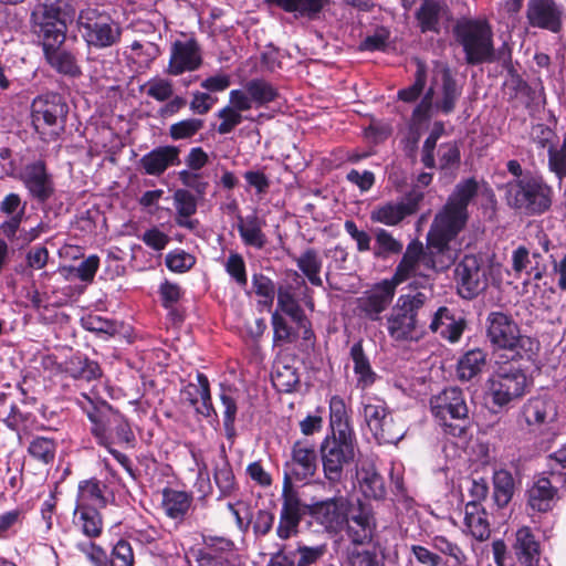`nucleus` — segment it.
Instances as JSON below:
<instances>
[{"mask_svg":"<svg viewBox=\"0 0 566 566\" xmlns=\"http://www.w3.org/2000/svg\"><path fill=\"white\" fill-rule=\"evenodd\" d=\"M480 191L488 197L493 192L485 185L469 178L458 184L443 209L437 213L428 233V251L419 241H411L390 279L398 286L413 277V287L429 291L431 294L429 271H444L458 258V251L451 247L452 240L464 228L468 220V205Z\"/></svg>","mask_w":566,"mask_h":566,"instance_id":"nucleus-1","label":"nucleus"},{"mask_svg":"<svg viewBox=\"0 0 566 566\" xmlns=\"http://www.w3.org/2000/svg\"><path fill=\"white\" fill-rule=\"evenodd\" d=\"M431 298L429 291H416L398 296L386 317L389 337L399 343L418 342L423 335L419 314Z\"/></svg>","mask_w":566,"mask_h":566,"instance_id":"nucleus-2","label":"nucleus"},{"mask_svg":"<svg viewBox=\"0 0 566 566\" xmlns=\"http://www.w3.org/2000/svg\"><path fill=\"white\" fill-rule=\"evenodd\" d=\"M430 411L446 436L461 438L467 434L471 420L464 394L449 387L430 398Z\"/></svg>","mask_w":566,"mask_h":566,"instance_id":"nucleus-3","label":"nucleus"},{"mask_svg":"<svg viewBox=\"0 0 566 566\" xmlns=\"http://www.w3.org/2000/svg\"><path fill=\"white\" fill-rule=\"evenodd\" d=\"M507 203L528 216L546 212L553 202V188L542 176L525 174L520 179L507 182Z\"/></svg>","mask_w":566,"mask_h":566,"instance_id":"nucleus-4","label":"nucleus"},{"mask_svg":"<svg viewBox=\"0 0 566 566\" xmlns=\"http://www.w3.org/2000/svg\"><path fill=\"white\" fill-rule=\"evenodd\" d=\"M461 94L450 70L441 63L433 69L431 85L422 97L421 102L412 112V120L420 124L432 115L437 109L444 114L453 111L457 99Z\"/></svg>","mask_w":566,"mask_h":566,"instance_id":"nucleus-5","label":"nucleus"},{"mask_svg":"<svg viewBox=\"0 0 566 566\" xmlns=\"http://www.w3.org/2000/svg\"><path fill=\"white\" fill-rule=\"evenodd\" d=\"M486 337L496 349L513 352L520 357H531L538 349V343L522 335L517 323L506 313L494 311L486 317Z\"/></svg>","mask_w":566,"mask_h":566,"instance_id":"nucleus-6","label":"nucleus"},{"mask_svg":"<svg viewBox=\"0 0 566 566\" xmlns=\"http://www.w3.org/2000/svg\"><path fill=\"white\" fill-rule=\"evenodd\" d=\"M516 423L520 430L541 444L551 443L558 433L557 408L546 397L530 398L520 409Z\"/></svg>","mask_w":566,"mask_h":566,"instance_id":"nucleus-7","label":"nucleus"},{"mask_svg":"<svg viewBox=\"0 0 566 566\" xmlns=\"http://www.w3.org/2000/svg\"><path fill=\"white\" fill-rule=\"evenodd\" d=\"M81 397L80 403L92 422L91 431L101 446L108 447L114 442L130 443L134 440L129 424L122 415L114 411L107 403L96 407L85 394Z\"/></svg>","mask_w":566,"mask_h":566,"instance_id":"nucleus-8","label":"nucleus"},{"mask_svg":"<svg viewBox=\"0 0 566 566\" xmlns=\"http://www.w3.org/2000/svg\"><path fill=\"white\" fill-rule=\"evenodd\" d=\"M357 442L355 433L337 432L327 434L319 446L324 478L329 485L340 483L346 468L355 460Z\"/></svg>","mask_w":566,"mask_h":566,"instance_id":"nucleus-9","label":"nucleus"},{"mask_svg":"<svg viewBox=\"0 0 566 566\" xmlns=\"http://www.w3.org/2000/svg\"><path fill=\"white\" fill-rule=\"evenodd\" d=\"M528 387L526 374L518 367L506 364L499 366L486 381L485 397L497 412L525 395Z\"/></svg>","mask_w":566,"mask_h":566,"instance_id":"nucleus-10","label":"nucleus"},{"mask_svg":"<svg viewBox=\"0 0 566 566\" xmlns=\"http://www.w3.org/2000/svg\"><path fill=\"white\" fill-rule=\"evenodd\" d=\"M454 32L469 64L494 61L493 32L486 21H462L457 24Z\"/></svg>","mask_w":566,"mask_h":566,"instance_id":"nucleus-11","label":"nucleus"},{"mask_svg":"<svg viewBox=\"0 0 566 566\" xmlns=\"http://www.w3.org/2000/svg\"><path fill=\"white\" fill-rule=\"evenodd\" d=\"M67 112L69 107L59 94L40 95L31 104L32 125L42 139H55L64 129Z\"/></svg>","mask_w":566,"mask_h":566,"instance_id":"nucleus-12","label":"nucleus"},{"mask_svg":"<svg viewBox=\"0 0 566 566\" xmlns=\"http://www.w3.org/2000/svg\"><path fill=\"white\" fill-rule=\"evenodd\" d=\"M82 36L88 46L106 49L120 41L122 28L108 13L86 9L78 15Z\"/></svg>","mask_w":566,"mask_h":566,"instance_id":"nucleus-13","label":"nucleus"},{"mask_svg":"<svg viewBox=\"0 0 566 566\" xmlns=\"http://www.w3.org/2000/svg\"><path fill=\"white\" fill-rule=\"evenodd\" d=\"M363 416L374 438L379 443H397L405 434L402 426H397L385 400L367 396L363 400Z\"/></svg>","mask_w":566,"mask_h":566,"instance_id":"nucleus-14","label":"nucleus"},{"mask_svg":"<svg viewBox=\"0 0 566 566\" xmlns=\"http://www.w3.org/2000/svg\"><path fill=\"white\" fill-rule=\"evenodd\" d=\"M31 22L34 33L41 39L43 50L64 43L67 28L59 7L38 4L32 11Z\"/></svg>","mask_w":566,"mask_h":566,"instance_id":"nucleus-15","label":"nucleus"},{"mask_svg":"<svg viewBox=\"0 0 566 566\" xmlns=\"http://www.w3.org/2000/svg\"><path fill=\"white\" fill-rule=\"evenodd\" d=\"M317 469V453L315 444L308 440H297L291 448V457L284 464L283 488L290 491L293 482H305L314 476Z\"/></svg>","mask_w":566,"mask_h":566,"instance_id":"nucleus-16","label":"nucleus"},{"mask_svg":"<svg viewBox=\"0 0 566 566\" xmlns=\"http://www.w3.org/2000/svg\"><path fill=\"white\" fill-rule=\"evenodd\" d=\"M489 272L490 268L482 258L465 255L454 271L459 294L467 300L479 295L488 287Z\"/></svg>","mask_w":566,"mask_h":566,"instance_id":"nucleus-17","label":"nucleus"},{"mask_svg":"<svg viewBox=\"0 0 566 566\" xmlns=\"http://www.w3.org/2000/svg\"><path fill=\"white\" fill-rule=\"evenodd\" d=\"M344 525H346V534L354 545L369 543L376 530L371 509L359 501L356 505H349Z\"/></svg>","mask_w":566,"mask_h":566,"instance_id":"nucleus-18","label":"nucleus"},{"mask_svg":"<svg viewBox=\"0 0 566 566\" xmlns=\"http://www.w3.org/2000/svg\"><path fill=\"white\" fill-rule=\"evenodd\" d=\"M526 19L532 28L558 33L563 25L564 9L555 0H530L526 6Z\"/></svg>","mask_w":566,"mask_h":566,"instance_id":"nucleus-19","label":"nucleus"},{"mask_svg":"<svg viewBox=\"0 0 566 566\" xmlns=\"http://www.w3.org/2000/svg\"><path fill=\"white\" fill-rule=\"evenodd\" d=\"M396 289L397 285L390 279L375 284L357 298V308L367 318L378 321L380 314L391 304Z\"/></svg>","mask_w":566,"mask_h":566,"instance_id":"nucleus-20","label":"nucleus"},{"mask_svg":"<svg viewBox=\"0 0 566 566\" xmlns=\"http://www.w3.org/2000/svg\"><path fill=\"white\" fill-rule=\"evenodd\" d=\"M305 514V505L296 491L287 488L282 490V507L280 511L276 535L281 539H289L298 533L301 521Z\"/></svg>","mask_w":566,"mask_h":566,"instance_id":"nucleus-21","label":"nucleus"},{"mask_svg":"<svg viewBox=\"0 0 566 566\" xmlns=\"http://www.w3.org/2000/svg\"><path fill=\"white\" fill-rule=\"evenodd\" d=\"M422 199L423 193L413 189L401 201L387 202L374 208L370 220L386 226H396L407 216L415 213Z\"/></svg>","mask_w":566,"mask_h":566,"instance_id":"nucleus-22","label":"nucleus"},{"mask_svg":"<svg viewBox=\"0 0 566 566\" xmlns=\"http://www.w3.org/2000/svg\"><path fill=\"white\" fill-rule=\"evenodd\" d=\"M202 64L201 49L198 42L190 38L175 41L170 49L167 73L174 76L198 70Z\"/></svg>","mask_w":566,"mask_h":566,"instance_id":"nucleus-23","label":"nucleus"},{"mask_svg":"<svg viewBox=\"0 0 566 566\" xmlns=\"http://www.w3.org/2000/svg\"><path fill=\"white\" fill-rule=\"evenodd\" d=\"M348 509V501L339 496L313 505L312 515L327 531L337 532L345 524Z\"/></svg>","mask_w":566,"mask_h":566,"instance_id":"nucleus-24","label":"nucleus"},{"mask_svg":"<svg viewBox=\"0 0 566 566\" xmlns=\"http://www.w3.org/2000/svg\"><path fill=\"white\" fill-rule=\"evenodd\" d=\"M21 179L30 195L41 202L46 201L54 192L52 178L41 160L27 165Z\"/></svg>","mask_w":566,"mask_h":566,"instance_id":"nucleus-25","label":"nucleus"},{"mask_svg":"<svg viewBox=\"0 0 566 566\" xmlns=\"http://www.w3.org/2000/svg\"><path fill=\"white\" fill-rule=\"evenodd\" d=\"M180 148L174 145L158 146L145 154L139 166L146 175L160 176L168 168L180 165Z\"/></svg>","mask_w":566,"mask_h":566,"instance_id":"nucleus-26","label":"nucleus"},{"mask_svg":"<svg viewBox=\"0 0 566 566\" xmlns=\"http://www.w3.org/2000/svg\"><path fill=\"white\" fill-rule=\"evenodd\" d=\"M197 382H189L181 390V399L187 401L198 415L206 418L216 415L211 401L209 380L206 375L198 373Z\"/></svg>","mask_w":566,"mask_h":566,"instance_id":"nucleus-27","label":"nucleus"},{"mask_svg":"<svg viewBox=\"0 0 566 566\" xmlns=\"http://www.w3.org/2000/svg\"><path fill=\"white\" fill-rule=\"evenodd\" d=\"M560 476L552 473V479L547 476H538L533 485L528 489V505L533 511L547 512L552 510L557 494L555 483Z\"/></svg>","mask_w":566,"mask_h":566,"instance_id":"nucleus-28","label":"nucleus"},{"mask_svg":"<svg viewBox=\"0 0 566 566\" xmlns=\"http://www.w3.org/2000/svg\"><path fill=\"white\" fill-rule=\"evenodd\" d=\"M513 549L521 565L538 566L541 558L539 543L530 527L522 526L516 531Z\"/></svg>","mask_w":566,"mask_h":566,"instance_id":"nucleus-29","label":"nucleus"},{"mask_svg":"<svg viewBox=\"0 0 566 566\" xmlns=\"http://www.w3.org/2000/svg\"><path fill=\"white\" fill-rule=\"evenodd\" d=\"M356 479L359 490L367 499L380 500L386 494L384 480L376 471L374 464L361 463L356 469Z\"/></svg>","mask_w":566,"mask_h":566,"instance_id":"nucleus-30","label":"nucleus"},{"mask_svg":"<svg viewBox=\"0 0 566 566\" xmlns=\"http://www.w3.org/2000/svg\"><path fill=\"white\" fill-rule=\"evenodd\" d=\"M265 221L260 219L256 214H249L247 217H239L238 231L244 245L258 250L263 249L268 239L263 232Z\"/></svg>","mask_w":566,"mask_h":566,"instance_id":"nucleus-31","label":"nucleus"},{"mask_svg":"<svg viewBox=\"0 0 566 566\" xmlns=\"http://www.w3.org/2000/svg\"><path fill=\"white\" fill-rule=\"evenodd\" d=\"M464 526L478 541H485L491 534L488 515L481 503L470 501L464 507Z\"/></svg>","mask_w":566,"mask_h":566,"instance_id":"nucleus-32","label":"nucleus"},{"mask_svg":"<svg viewBox=\"0 0 566 566\" xmlns=\"http://www.w3.org/2000/svg\"><path fill=\"white\" fill-rule=\"evenodd\" d=\"M106 485L96 479L81 481L77 488L76 507L102 509L107 504Z\"/></svg>","mask_w":566,"mask_h":566,"instance_id":"nucleus-33","label":"nucleus"},{"mask_svg":"<svg viewBox=\"0 0 566 566\" xmlns=\"http://www.w3.org/2000/svg\"><path fill=\"white\" fill-rule=\"evenodd\" d=\"M43 53L49 65L57 73L72 77L81 75L82 71L75 55L61 45L48 48Z\"/></svg>","mask_w":566,"mask_h":566,"instance_id":"nucleus-34","label":"nucleus"},{"mask_svg":"<svg viewBox=\"0 0 566 566\" xmlns=\"http://www.w3.org/2000/svg\"><path fill=\"white\" fill-rule=\"evenodd\" d=\"M446 14V7L437 0H423L416 11V19L422 33L440 31V23Z\"/></svg>","mask_w":566,"mask_h":566,"instance_id":"nucleus-35","label":"nucleus"},{"mask_svg":"<svg viewBox=\"0 0 566 566\" xmlns=\"http://www.w3.org/2000/svg\"><path fill=\"white\" fill-rule=\"evenodd\" d=\"M285 12L293 13L295 18L315 19L318 17L328 0H265Z\"/></svg>","mask_w":566,"mask_h":566,"instance_id":"nucleus-36","label":"nucleus"},{"mask_svg":"<svg viewBox=\"0 0 566 566\" xmlns=\"http://www.w3.org/2000/svg\"><path fill=\"white\" fill-rule=\"evenodd\" d=\"M350 357L354 363V373L356 376V387L365 390L371 387L377 375L373 370L368 357L365 355L361 343H355L350 348Z\"/></svg>","mask_w":566,"mask_h":566,"instance_id":"nucleus-37","label":"nucleus"},{"mask_svg":"<svg viewBox=\"0 0 566 566\" xmlns=\"http://www.w3.org/2000/svg\"><path fill=\"white\" fill-rule=\"evenodd\" d=\"M277 310L289 315L300 328H304V338H307L306 334L308 333V321L306 319L304 312L298 304V301L295 298L291 285H284L277 289Z\"/></svg>","mask_w":566,"mask_h":566,"instance_id":"nucleus-38","label":"nucleus"},{"mask_svg":"<svg viewBox=\"0 0 566 566\" xmlns=\"http://www.w3.org/2000/svg\"><path fill=\"white\" fill-rule=\"evenodd\" d=\"M174 206L176 208V223L186 229H195L197 222L190 217L197 211V200L195 196L185 189H177L174 193Z\"/></svg>","mask_w":566,"mask_h":566,"instance_id":"nucleus-39","label":"nucleus"},{"mask_svg":"<svg viewBox=\"0 0 566 566\" xmlns=\"http://www.w3.org/2000/svg\"><path fill=\"white\" fill-rule=\"evenodd\" d=\"M192 496L184 491L166 489L163 492V509L167 516L181 520L187 514Z\"/></svg>","mask_w":566,"mask_h":566,"instance_id":"nucleus-40","label":"nucleus"},{"mask_svg":"<svg viewBox=\"0 0 566 566\" xmlns=\"http://www.w3.org/2000/svg\"><path fill=\"white\" fill-rule=\"evenodd\" d=\"M74 525L88 538L98 537L103 531V520L96 509H80L75 506Z\"/></svg>","mask_w":566,"mask_h":566,"instance_id":"nucleus-41","label":"nucleus"},{"mask_svg":"<svg viewBox=\"0 0 566 566\" xmlns=\"http://www.w3.org/2000/svg\"><path fill=\"white\" fill-rule=\"evenodd\" d=\"M295 262L297 268L307 277L311 284L315 286L323 285V280L321 277L323 260L317 251L314 249H307L295 259Z\"/></svg>","mask_w":566,"mask_h":566,"instance_id":"nucleus-42","label":"nucleus"},{"mask_svg":"<svg viewBox=\"0 0 566 566\" xmlns=\"http://www.w3.org/2000/svg\"><path fill=\"white\" fill-rule=\"evenodd\" d=\"M486 363V355L481 349L465 353L458 361V376L461 380H471L479 375Z\"/></svg>","mask_w":566,"mask_h":566,"instance_id":"nucleus-43","label":"nucleus"},{"mask_svg":"<svg viewBox=\"0 0 566 566\" xmlns=\"http://www.w3.org/2000/svg\"><path fill=\"white\" fill-rule=\"evenodd\" d=\"M238 390L231 387H222L220 401L223 407V426L228 438L234 436V422L238 412Z\"/></svg>","mask_w":566,"mask_h":566,"instance_id":"nucleus-44","label":"nucleus"},{"mask_svg":"<svg viewBox=\"0 0 566 566\" xmlns=\"http://www.w3.org/2000/svg\"><path fill=\"white\" fill-rule=\"evenodd\" d=\"M329 424L332 433H337L339 431L354 433V430L348 424L346 403L339 396H333L329 400Z\"/></svg>","mask_w":566,"mask_h":566,"instance_id":"nucleus-45","label":"nucleus"},{"mask_svg":"<svg viewBox=\"0 0 566 566\" xmlns=\"http://www.w3.org/2000/svg\"><path fill=\"white\" fill-rule=\"evenodd\" d=\"M245 90L255 106H263L277 97L276 88L262 78H253L245 83Z\"/></svg>","mask_w":566,"mask_h":566,"instance_id":"nucleus-46","label":"nucleus"},{"mask_svg":"<svg viewBox=\"0 0 566 566\" xmlns=\"http://www.w3.org/2000/svg\"><path fill=\"white\" fill-rule=\"evenodd\" d=\"M493 484V499L499 507H503L511 501L513 495L514 481L512 474L506 470L494 472Z\"/></svg>","mask_w":566,"mask_h":566,"instance_id":"nucleus-47","label":"nucleus"},{"mask_svg":"<svg viewBox=\"0 0 566 566\" xmlns=\"http://www.w3.org/2000/svg\"><path fill=\"white\" fill-rule=\"evenodd\" d=\"M402 243L392 237L385 229H378L375 233L374 255L386 259L391 254H398L402 251Z\"/></svg>","mask_w":566,"mask_h":566,"instance_id":"nucleus-48","label":"nucleus"},{"mask_svg":"<svg viewBox=\"0 0 566 566\" xmlns=\"http://www.w3.org/2000/svg\"><path fill=\"white\" fill-rule=\"evenodd\" d=\"M274 387L279 391L291 392L300 382L296 368L289 365H277L272 375Z\"/></svg>","mask_w":566,"mask_h":566,"instance_id":"nucleus-49","label":"nucleus"},{"mask_svg":"<svg viewBox=\"0 0 566 566\" xmlns=\"http://www.w3.org/2000/svg\"><path fill=\"white\" fill-rule=\"evenodd\" d=\"M66 371L73 377V378H81V379H95L99 376V367L95 361L82 358L80 356L72 357L67 365H66Z\"/></svg>","mask_w":566,"mask_h":566,"instance_id":"nucleus-50","label":"nucleus"},{"mask_svg":"<svg viewBox=\"0 0 566 566\" xmlns=\"http://www.w3.org/2000/svg\"><path fill=\"white\" fill-rule=\"evenodd\" d=\"M416 64L417 71L415 73L413 84L398 92V98L407 103L417 101L423 92L427 83V70L424 63L417 60Z\"/></svg>","mask_w":566,"mask_h":566,"instance_id":"nucleus-51","label":"nucleus"},{"mask_svg":"<svg viewBox=\"0 0 566 566\" xmlns=\"http://www.w3.org/2000/svg\"><path fill=\"white\" fill-rule=\"evenodd\" d=\"M56 443L54 440L36 437L34 438L28 448L29 454L38 461L44 464L52 462L55 458Z\"/></svg>","mask_w":566,"mask_h":566,"instance_id":"nucleus-52","label":"nucleus"},{"mask_svg":"<svg viewBox=\"0 0 566 566\" xmlns=\"http://www.w3.org/2000/svg\"><path fill=\"white\" fill-rule=\"evenodd\" d=\"M207 549V556L211 560L218 558L229 559L234 554V543L226 537L208 536L203 539Z\"/></svg>","mask_w":566,"mask_h":566,"instance_id":"nucleus-53","label":"nucleus"},{"mask_svg":"<svg viewBox=\"0 0 566 566\" xmlns=\"http://www.w3.org/2000/svg\"><path fill=\"white\" fill-rule=\"evenodd\" d=\"M205 122L201 118H186L169 127V137L172 140L189 139L203 128Z\"/></svg>","mask_w":566,"mask_h":566,"instance_id":"nucleus-54","label":"nucleus"},{"mask_svg":"<svg viewBox=\"0 0 566 566\" xmlns=\"http://www.w3.org/2000/svg\"><path fill=\"white\" fill-rule=\"evenodd\" d=\"M214 482L220 490L221 495H230L235 489V479L230 463L226 457L214 469Z\"/></svg>","mask_w":566,"mask_h":566,"instance_id":"nucleus-55","label":"nucleus"},{"mask_svg":"<svg viewBox=\"0 0 566 566\" xmlns=\"http://www.w3.org/2000/svg\"><path fill=\"white\" fill-rule=\"evenodd\" d=\"M432 547L453 559L454 565H464L468 557L464 552L455 544L450 542L444 536H434L432 538Z\"/></svg>","mask_w":566,"mask_h":566,"instance_id":"nucleus-56","label":"nucleus"},{"mask_svg":"<svg viewBox=\"0 0 566 566\" xmlns=\"http://www.w3.org/2000/svg\"><path fill=\"white\" fill-rule=\"evenodd\" d=\"M196 263V258L181 249H175L166 255V265L172 272H187Z\"/></svg>","mask_w":566,"mask_h":566,"instance_id":"nucleus-57","label":"nucleus"},{"mask_svg":"<svg viewBox=\"0 0 566 566\" xmlns=\"http://www.w3.org/2000/svg\"><path fill=\"white\" fill-rule=\"evenodd\" d=\"M226 272L240 285L245 286L248 283L245 262L243 256L238 252H230L226 263Z\"/></svg>","mask_w":566,"mask_h":566,"instance_id":"nucleus-58","label":"nucleus"},{"mask_svg":"<svg viewBox=\"0 0 566 566\" xmlns=\"http://www.w3.org/2000/svg\"><path fill=\"white\" fill-rule=\"evenodd\" d=\"M216 116L221 120L217 128V132L221 135L230 134L244 119L241 113L229 105L219 109Z\"/></svg>","mask_w":566,"mask_h":566,"instance_id":"nucleus-59","label":"nucleus"},{"mask_svg":"<svg viewBox=\"0 0 566 566\" xmlns=\"http://www.w3.org/2000/svg\"><path fill=\"white\" fill-rule=\"evenodd\" d=\"M346 566H380V563L374 551L354 545L353 548H348Z\"/></svg>","mask_w":566,"mask_h":566,"instance_id":"nucleus-60","label":"nucleus"},{"mask_svg":"<svg viewBox=\"0 0 566 566\" xmlns=\"http://www.w3.org/2000/svg\"><path fill=\"white\" fill-rule=\"evenodd\" d=\"M146 93L158 102H166L172 97L174 86L169 80L156 77L147 82Z\"/></svg>","mask_w":566,"mask_h":566,"instance_id":"nucleus-61","label":"nucleus"},{"mask_svg":"<svg viewBox=\"0 0 566 566\" xmlns=\"http://www.w3.org/2000/svg\"><path fill=\"white\" fill-rule=\"evenodd\" d=\"M548 167L559 180L566 177V139L559 148L548 149Z\"/></svg>","mask_w":566,"mask_h":566,"instance_id":"nucleus-62","label":"nucleus"},{"mask_svg":"<svg viewBox=\"0 0 566 566\" xmlns=\"http://www.w3.org/2000/svg\"><path fill=\"white\" fill-rule=\"evenodd\" d=\"M252 285L256 295L263 298L260 301V304L264 306H271L275 293L272 280L263 274H254L252 279Z\"/></svg>","mask_w":566,"mask_h":566,"instance_id":"nucleus-63","label":"nucleus"},{"mask_svg":"<svg viewBox=\"0 0 566 566\" xmlns=\"http://www.w3.org/2000/svg\"><path fill=\"white\" fill-rule=\"evenodd\" d=\"M111 566H134V553L127 541H118L112 551Z\"/></svg>","mask_w":566,"mask_h":566,"instance_id":"nucleus-64","label":"nucleus"}]
</instances>
